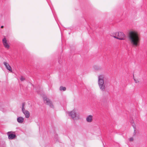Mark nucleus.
<instances>
[{
	"instance_id": "f257e3e1",
	"label": "nucleus",
	"mask_w": 147,
	"mask_h": 147,
	"mask_svg": "<svg viewBox=\"0 0 147 147\" xmlns=\"http://www.w3.org/2000/svg\"><path fill=\"white\" fill-rule=\"evenodd\" d=\"M129 41L133 47H137L140 45V38L138 33L135 30L129 31L127 35Z\"/></svg>"
},
{
	"instance_id": "f03ea898",
	"label": "nucleus",
	"mask_w": 147,
	"mask_h": 147,
	"mask_svg": "<svg viewBox=\"0 0 147 147\" xmlns=\"http://www.w3.org/2000/svg\"><path fill=\"white\" fill-rule=\"evenodd\" d=\"M104 76L101 75L98 77V83L99 87L102 91H104L105 90V85L104 83Z\"/></svg>"
},
{
	"instance_id": "7ed1b4c3",
	"label": "nucleus",
	"mask_w": 147,
	"mask_h": 147,
	"mask_svg": "<svg viewBox=\"0 0 147 147\" xmlns=\"http://www.w3.org/2000/svg\"><path fill=\"white\" fill-rule=\"evenodd\" d=\"M113 37L116 38L120 40H124L125 38V34L121 32H117L115 34Z\"/></svg>"
},
{
	"instance_id": "20e7f679",
	"label": "nucleus",
	"mask_w": 147,
	"mask_h": 147,
	"mask_svg": "<svg viewBox=\"0 0 147 147\" xmlns=\"http://www.w3.org/2000/svg\"><path fill=\"white\" fill-rule=\"evenodd\" d=\"M43 100L44 102L49 105L51 108H53V106L52 101L49 98L45 97L43 98Z\"/></svg>"
},
{
	"instance_id": "39448f33",
	"label": "nucleus",
	"mask_w": 147,
	"mask_h": 147,
	"mask_svg": "<svg viewBox=\"0 0 147 147\" xmlns=\"http://www.w3.org/2000/svg\"><path fill=\"white\" fill-rule=\"evenodd\" d=\"M68 113L69 115L70 116L71 118L74 119L76 117V113L74 110L69 112Z\"/></svg>"
},
{
	"instance_id": "423d86ee",
	"label": "nucleus",
	"mask_w": 147,
	"mask_h": 147,
	"mask_svg": "<svg viewBox=\"0 0 147 147\" xmlns=\"http://www.w3.org/2000/svg\"><path fill=\"white\" fill-rule=\"evenodd\" d=\"M3 43L4 47L7 49H9V45L7 43V40L5 38H3L2 40Z\"/></svg>"
},
{
	"instance_id": "0eeeda50",
	"label": "nucleus",
	"mask_w": 147,
	"mask_h": 147,
	"mask_svg": "<svg viewBox=\"0 0 147 147\" xmlns=\"http://www.w3.org/2000/svg\"><path fill=\"white\" fill-rule=\"evenodd\" d=\"M4 64L6 68L10 71L11 72H12V70L11 67L9 65V64L7 62H4Z\"/></svg>"
},
{
	"instance_id": "6e6552de",
	"label": "nucleus",
	"mask_w": 147,
	"mask_h": 147,
	"mask_svg": "<svg viewBox=\"0 0 147 147\" xmlns=\"http://www.w3.org/2000/svg\"><path fill=\"white\" fill-rule=\"evenodd\" d=\"M10 132H8L7 133V134L8 136V138L9 139H13L14 138L16 137V136L15 134H9Z\"/></svg>"
},
{
	"instance_id": "1a4fd4ad",
	"label": "nucleus",
	"mask_w": 147,
	"mask_h": 147,
	"mask_svg": "<svg viewBox=\"0 0 147 147\" xmlns=\"http://www.w3.org/2000/svg\"><path fill=\"white\" fill-rule=\"evenodd\" d=\"M23 113L25 117L26 118H28L30 116V113L29 112L27 111L26 110L22 112Z\"/></svg>"
},
{
	"instance_id": "9d476101",
	"label": "nucleus",
	"mask_w": 147,
	"mask_h": 147,
	"mask_svg": "<svg viewBox=\"0 0 147 147\" xmlns=\"http://www.w3.org/2000/svg\"><path fill=\"white\" fill-rule=\"evenodd\" d=\"M92 116L91 115H89L86 118V121L88 122H91L92 121Z\"/></svg>"
},
{
	"instance_id": "9b49d317",
	"label": "nucleus",
	"mask_w": 147,
	"mask_h": 147,
	"mask_svg": "<svg viewBox=\"0 0 147 147\" xmlns=\"http://www.w3.org/2000/svg\"><path fill=\"white\" fill-rule=\"evenodd\" d=\"M24 118L22 117H19L17 118V121L19 123H22L24 121Z\"/></svg>"
},
{
	"instance_id": "f8f14e48",
	"label": "nucleus",
	"mask_w": 147,
	"mask_h": 147,
	"mask_svg": "<svg viewBox=\"0 0 147 147\" xmlns=\"http://www.w3.org/2000/svg\"><path fill=\"white\" fill-rule=\"evenodd\" d=\"M93 68L94 70L96 71L102 69L101 67L96 65H94L93 67Z\"/></svg>"
},
{
	"instance_id": "ddd939ff",
	"label": "nucleus",
	"mask_w": 147,
	"mask_h": 147,
	"mask_svg": "<svg viewBox=\"0 0 147 147\" xmlns=\"http://www.w3.org/2000/svg\"><path fill=\"white\" fill-rule=\"evenodd\" d=\"M25 105V103L24 102L22 103V112L26 110L25 109V108H24Z\"/></svg>"
},
{
	"instance_id": "4468645a",
	"label": "nucleus",
	"mask_w": 147,
	"mask_h": 147,
	"mask_svg": "<svg viewBox=\"0 0 147 147\" xmlns=\"http://www.w3.org/2000/svg\"><path fill=\"white\" fill-rule=\"evenodd\" d=\"M59 90L61 91H65L66 90V88L65 87H63L62 86H60L59 88Z\"/></svg>"
},
{
	"instance_id": "2eb2a0df",
	"label": "nucleus",
	"mask_w": 147,
	"mask_h": 147,
	"mask_svg": "<svg viewBox=\"0 0 147 147\" xmlns=\"http://www.w3.org/2000/svg\"><path fill=\"white\" fill-rule=\"evenodd\" d=\"M134 132L133 133V136H135L136 134V128L135 126H134Z\"/></svg>"
},
{
	"instance_id": "dca6fc26",
	"label": "nucleus",
	"mask_w": 147,
	"mask_h": 147,
	"mask_svg": "<svg viewBox=\"0 0 147 147\" xmlns=\"http://www.w3.org/2000/svg\"><path fill=\"white\" fill-rule=\"evenodd\" d=\"M20 79L21 81H23L25 80V78H24L23 76H21V77Z\"/></svg>"
},
{
	"instance_id": "f3484780",
	"label": "nucleus",
	"mask_w": 147,
	"mask_h": 147,
	"mask_svg": "<svg viewBox=\"0 0 147 147\" xmlns=\"http://www.w3.org/2000/svg\"><path fill=\"white\" fill-rule=\"evenodd\" d=\"M133 140L134 139L132 138H131L129 139V140L130 141L132 142L133 141Z\"/></svg>"
},
{
	"instance_id": "a211bd4d",
	"label": "nucleus",
	"mask_w": 147,
	"mask_h": 147,
	"mask_svg": "<svg viewBox=\"0 0 147 147\" xmlns=\"http://www.w3.org/2000/svg\"><path fill=\"white\" fill-rule=\"evenodd\" d=\"M134 80L135 82L137 83V81L135 79H134Z\"/></svg>"
},
{
	"instance_id": "6ab92c4d",
	"label": "nucleus",
	"mask_w": 147,
	"mask_h": 147,
	"mask_svg": "<svg viewBox=\"0 0 147 147\" xmlns=\"http://www.w3.org/2000/svg\"><path fill=\"white\" fill-rule=\"evenodd\" d=\"M3 26H1V28H3Z\"/></svg>"
}]
</instances>
